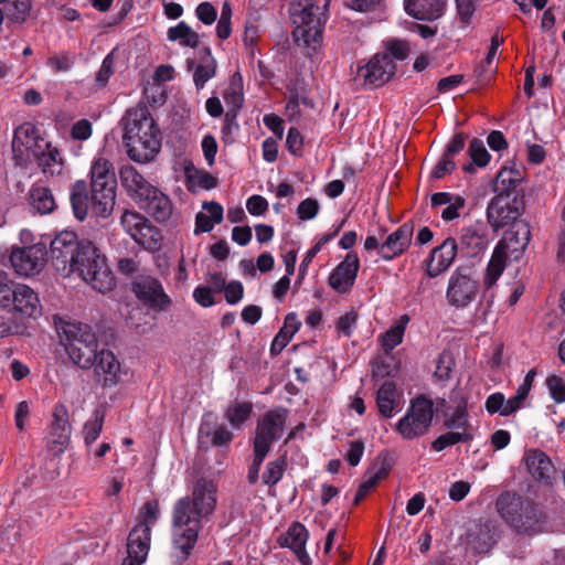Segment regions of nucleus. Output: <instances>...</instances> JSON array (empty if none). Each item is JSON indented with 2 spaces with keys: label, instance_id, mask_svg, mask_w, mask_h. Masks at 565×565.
I'll list each match as a JSON object with an SVG mask.
<instances>
[{
  "label": "nucleus",
  "instance_id": "39448f33",
  "mask_svg": "<svg viewBox=\"0 0 565 565\" xmlns=\"http://www.w3.org/2000/svg\"><path fill=\"white\" fill-rule=\"evenodd\" d=\"M531 239L527 222H516L507 230L488 264L486 285H493L504 270L507 259L519 260Z\"/></svg>",
  "mask_w": 565,
  "mask_h": 565
},
{
  "label": "nucleus",
  "instance_id": "c756f323",
  "mask_svg": "<svg viewBox=\"0 0 565 565\" xmlns=\"http://www.w3.org/2000/svg\"><path fill=\"white\" fill-rule=\"evenodd\" d=\"M236 81L238 83L242 82V77L239 73H235L232 77V85L225 92L224 98L226 103H233L236 109L228 110L225 114L224 126L222 128L223 139L227 140V137L232 134L233 128H237L238 125L236 122L237 109L241 107L242 103V94L238 92L241 88V84L236 85Z\"/></svg>",
  "mask_w": 565,
  "mask_h": 565
},
{
  "label": "nucleus",
  "instance_id": "412c9836",
  "mask_svg": "<svg viewBox=\"0 0 565 565\" xmlns=\"http://www.w3.org/2000/svg\"><path fill=\"white\" fill-rule=\"evenodd\" d=\"M12 302L8 311L21 318H36L42 313V306L38 295L29 286L17 282Z\"/></svg>",
  "mask_w": 565,
  "mask_h": 565
},
{
  "label": "nucleus",
  "instance_id": "c9c22d12",
  "mask_svg": "<svg viewBox=\"0 0 565 565\" xmlns=\"http://www.w3.org/2000/svg\"><path fill=\"white\" fill-rule=\"evenodd\" d=\"M29 199L31 206L41 214L52 213L56 207L53 193L46 186H32Z\"/></svg>",
  "mask_w": 565,
  "mask_h": 565
},
{
  "label": "nucleus",
  "instance_id": "f03ea898",
  "mask_svg": "<svg viewBox=\"0 0 565 565\" xmlns=\"http://www.w3.org/2000/svg\"><path fill=\"white\" fill-rule=\"evenodd\" d=\"M120 124L129 158L138 163L152 161L161 149V131L148 108L138 106L128 109Z\"/></svg>",
  "mask_w": 565,
  "mask_h": 565
},
{
  "label": "nucleus",
  "instance_id": "4c0bfd02",
  "mask_svg": "<svg viewBox=\"0 0 565 565\" xmlns=\"http://www.w3.org/2000/svg\"><path fill=\"white\" fill-rule=\"evenodd\" d=\"M522 177L520 171L503 168L500 170L494 182V192L498 194H508L511 198L512 191L521 183Z\"/></svg>",
  "mask_w": 565,
  "mask_h": 565
},
{
  "label": "nucleus",
  "instance_id": "5701e85b",
  "mask_svg": "<svg viewBox=\"0 0 565 565\" xmlns=\"http://www.w3.org/2000/svg\"><path fill=\"white\" fill-rule=\"evenodd\" d=\"M413 232V223L406 222L401 225L380 246V256L385 260H392L394 257L402 255L412 243Z\"/></svg>",
  "mask_w": 565,
  "mask_h": 565
},
{
  "label": "nucleus",
  "instance_id": "0e129e2a",
  "mask_svg": "<svg viewBox=\"0 0 565 565\" xmlns=\"http://www.w3.org/2000/svg\"><path fill=\"white\" fill-rule=\"evenodd\" d=\"M456 168V163L452 159L445 157L443 154L441 159L438 161V163L435 166L434 170L431 171L430 178L434 180H439L444 178L446 174L451 173Z\"/></svg>",
  "mask_w": 565,
  "mask_h": 565
},
{
  "label": "nucleus",
  "instance_id": "20e7f679",
  "mask_svg": "<svg viewBox=\"0 0 565 565\" xmlns=\"http://www.w3.org/2000/svg\"><path fill=\"white\" fill-rule=\"evenodd\" d=\"M72 274H77L93 289L102 294L113 290L116 286L115 276L105 255L88 239H82V246L73 263Z\"/></svg>",
  "mask_w": 565,
  "mask_h": 565
},
{
  "label": "nucleus",
  "instance_id": "4be33fe9",
  "mask_svg": "<svg viewBox=\"0 0 565 565\" xmlns=\"http://www.w3.org/2000/svg\"><path fill=\"white\" fill-rule=\"evenodd\" d=\"M458 250L457 241L447 237L440 246L435 247L427 260V276L435 278L446 271L454 263Z\"/></svg>",
  "mask_w": 565,
  "mask_h": 565
},
{
  "label": "nucleus",
  "instance_id": "09e8293b",
  "mask_svg": "<svg viewBox=\"0 0 565 565\" xmlns=\"http://www.w3.org/2000/svg\"><path fill=\"white\" fill-rule=\"evenodd\" d=\"M455 362L449 351H443L437 360L435 376L439 380H448Z\"/></svg>",
  "mask_w": 565,
  "mask_h": 565
},
{
  "label": "nucleus",
  "instance_id": "a878e982",
  "mask_svg": "<svg viewBox=\"0 0 565 565\" xmlns=\"http://www.w3.org/2000/svg\"><path fill=\"white\" fill-rule=\"evenodd\" d=\"M446 3V0H404V8L416 20L435 21L443 17Z\"/></svg>",
  "mask_w": 565,
  "mask_h": 565
},
{
  "label": "nucleus",
  "instance_id": "052dcab7",
  "mask_svg": "<svg viewBox=\"0 0 565 565\" xmlns=\"http://www.w3.org/2000/svg\"><path fill=\"white\" fill-rule=\"evenodd\" d=\"M527 395L525 387H518L516 394L507 401L502 416H509L520 409Z\"/></svg>",
  "mask_w": 565,
  "mask_h": 565
},
{
  "label": "nucleus",
  "instance_id": "8fccbe9b",
  "mask_svg": "<svg viewBox=\"0 0 565 565\" xmlns=\"http://www.w3.org/2000/svg\"><path fill=\"white\" fill-rule=\"evenodd\" d=\"M70 444V438L66 437V434H56L53 435L52 433H49V436L46 438V449L50 451L53 456H58L65 451Z\"/></svg>",
  "mask_w": 565,
  "mask_h": 565
},
{
  "label": "nucleus",
  "instance_id": "ea45409f",
  "mask_svg": "<svg viewBox=\"0 0 565 565\" xmlns=\"http://www.w3.org/2000/svg\"><path fill=\"white\" fill-rule=\"evenodd\" d=\"M252 411L253 405L249 402L235 403L227 407L225 417L233 428H241V426L249 418Z\"/></svg>",
  "mask_w": 565,
  "mask_h": 565
},
{
  "label": "nucleus",
  "instance_id": "a211bd4d",
  "mask_svg": "<svg viewBox=\"0 0 565 565\" xmlns=\"http://www.w3.org/2000/svg\"><path fill=\"white\" fill-rule=\"evenodd\" d=\"M359 268L360 260L356 253H348L329 276L330 287L340 294L349 292L354 285Z\"/></svg>",
  "mask_w": 565,
  "mask_h": 565
},
{
  "label": "nucleus",
  "instance_id": "6e6552de",
  "mask_svg": "<svg viewBox=\"0 0 565 565\" xmlns=\"http://www.w3.org/2000/svg\"><path fill=\"white\" fill-rule=\"evenodd\" d=\"M290 18L295 25V41L305 46L318 43L322 38V21L317 0H298L290 4Z\"/></svg>",
  "mask_w": 565,
  "mask_h": 565
},
{
  "label": "nucleus",
  "instance_id": "aec40b11",
  "mask_svg": "<svg viewBox=\"0 0 565 565\" xmlns=\"http://www.w3.org/2000/svg\"><path fill=\"white\" fill-rule=\"evenodd\" d=\"M308 537L309 533L306 526L300 522H292L288 530L278 536L277 543L280 547L290 548L302 565H310L311 558L306 552Z\"/></svg>",
  "mask_w": 565,
  "mask_h": 565
},
{
  "label": "nucleus",
  "instance_id": "c85d7f7f",
  "mask_svg": "<svg viewBox=\"0 0 565 565\" xmlns=\"http://www.w3.org/2000/svg\"><path fill=\"white\" fill-rule=\"evenodd\" d=\"M488 231L484 224H476L462 230L461 248L467 249L468 256H477L488 246Z\"/></svg>",
  "mask_w": 565,
  "mask_h": 565
},
{
  "label": "nucleus",
  "instance_id": "e433bc0d",
  "mask_svg": "<svg viewBox=\"0 0 565 565\" xmlns=\"http://www.w3.org/2000/svg\"><path fill=\"white\" fill-rule=\"evenodd\" d=\"M167 36L169 41H180V44L191 49H195L200 44V35L184 21L179 22L175 26L168 29Z\"/></svg>",
  "mask_w": 565,
  "mask_h": 565
},
{
  "label": "nucleus",
  "instance_id": "37998d69",
  "mask_svg": "<svg viewBox=\"0 0 565 565\" xmlns=\"http://www.w3.org/2000/svg\"><path fill=\"white\" fill-rule=\"evenodd\" d=\"M90 182L116 179L113 163L106 158L99 157L92 163L89 171Z\"/></svg>",
  "mask_w": 565,
  "mask_h": 565
},
{
  "label": "nucleus",
  "instance_id": "f704fd0d",
  "mask_svg": "<svg viewBox=\"0 0 565 565\" xmlns=\"http://www.w3.org/2000/svg\"><path fill=\"white\" fill-rule=\"evenodd\" d=\"M39 153L34 158L38 162L39 167L42 169L43 173L54 175L55 173H60L62 166V158L60 157V151L56 148H52L51 143H44L42 150L38 151Z\"/></svg>",
  "mask_w": 565,
  "mask_h": 565
},
{
  "label": "nucleus",
  "instance_id": "6e6d98bb",
  "mask_svg": "<svg viewBox=\"0 0 565 565\" xmlns=\"http://www.w3.org/2000/svg\"><path fill=\"white\" fill-rule=\"evenodd\" d=\"M38 129L31 122H23L14 130L13 142H18L21 146H28L29 140L35 137Z\"/></svg>",
  "mask_w": 565,
  "mask_h": 565
},
{
  "label": "nucleus",
  "instance_id": "5fc2aeb1",
  "mask_svg": "<svg viewBox=\"0 0 565 565\" xmlns=\"http://www.w3.org/2000/svg\"><path fill=\"white\" fill-rule=\"evenodd\" d=\"M319 212V202L316 199L308 198L301 201L297 207L298 217L302 221L313 218Z\"/></svg>",
  "mask_w": 565,
  "mask_h": 565
},
{
  "label": "nucleus",
  "instance_id": "f257e3e1",
  "mask_svg": "<svg viewBox=\"0 0 565 565\" xmlns=\"http://www.w3.org/2000/svg\"><path fill=\"white\" fill-rule=\"evenodd\" d=\"M217 484L206 478H200L192 488L191 495L179 499L172 513V544L175 562L180 565L191 555L202 530V521L215 511Z\"/></svg>",
  "mask_w": 565,
  "mask_h": 565
},
{
  "label": "nucleus",
  "instance_id": "2eb2a0df",
  "mask_svg": "<svg viewBox=\"0 0 565 565\" xmlns=\"http://www.w3.org/2000/svg\"><path fill=\"white\" fill-rule=\"evenodd\" d=\"M136 297L154 310H166L171 305L162 284L153 276L139 274L132 280Z\"/></svg>",
  "mask_w": 565,
  "mask_h": 565
},
{
  "label": "nucleus",
  "instance_id": "9b49d317",
  "mask_svg": "<svg viewBox=\"0 0 565 565\" xmlns=\"http://www.w3.org/2000/svg\"><path fill=\"white\" fill-rule=\"evenodd\" d=\"M82 246V239L72 231L58 233L50 244L52 265L62 276L72 275L73 263Z\"/></svg>",
  "mask_w": 565,
  "mask_h": 565
},
{
  "label": "nucleus",
  "instance_id": "473e14b6",
  "mask_svg": "<svg viewBox=\"0 0 565 565\" xmlns=\"http://www.w3.org/2000/svg\"><path fill=\"white\" fill-rule=\"evenodd\" d=\"M376 404L382 416L390 418L397 405L396 385L392 381H385L377 391Z\"/></svg>",
  "mask_w": 565,
  "mask_h": 565
},
{
  "label": "nucleus",
  "instance_id": "de8ad7c7",
  "mask_svg": "<svg viewBox=\"0 0 565 565\" xmlns=\"http://www.w3.org/2000/svg\"><path fill=\"white\" fill-rule=\"evenodd\" d=\"M31 0H13L9 9V17L12 21L23 23L31 10Z\"/></svg>",
  "mask_w": 565,
  "mask_h": 565
},
{
  "label": "nucleus",
  "instance_id": "7ed1b4c3",
  "mask_svg": "<svg viewBox=\"0 0 565 565\" xmlns=\"http://www.w3.org/2000/svg\"><path fill=\"white\" fill-rule=\"evenodd\" d=\"M89 188L88 193L85 180H78L72 185L70 201L74 216L83 221L90 211L97 217L107 218L115 206L117 179L90 182Z\"/></svg>",
  "mask_w": 565,
  "mask_h": 565
},
{
  "label": "nucleus",
  "instance_id": "72a5a7b5",
  "mask_svg": "<svg viewBox=\"0 0 565 565\" xmlns=\"http://www.w3.org/2000/svg\"><path fill=\"white\" fill-rule=\"evenodd\" d=\"M468 154L471 159L470 162L462 166L466 173L472 174L476 172V167L483 168L490 161V153L488 152L483 141L479 138H473L468 147Z\"/></svg>",
  "mask_w": 565,
  "mask_h": 565
},
{
  "label": "nucleus",
  "instance_id": "423d86ee",
  "mask_svg": "<svg viewBox=\"0 0 565 565\" xmlns=\"http://www.w3.org/2000/svg\"><path fill=\"white\" fill-rule=\"evenodd\" d=\"M61 342L70 359L83 370H89L96 362L98 341L92 327L82 322H66L60 332Z\"/></svg>",
  "mask_w": 565,
  "mask_h": 565
},
{
  "label": "nucleus",
  "instance_id": "9d476101",
  "mask_svg": "<svg viewBox=\"0 0 565 565\" xmlns=\"http://www.w3.org/2000/svg\"><path fill=\"white\" fill-rule=\"evenodd\" d=\"M523 212V202L518 196L509 198L508 194H497L491 199L487 207V220L489 225L499 231L507 226L512 227L516 222H525L521 220Z\"/></svg>",
  "mask_w": 565,
  "mask_h": 565
},
{
  "label": "nucleus",
  "instance_id": "393cba45",
  "mask_svg": "<svg viewBox=\"0 0 565 565\" xmlns=\"http://www.w3.org/2000/svg\"><path fill=\"white\" fill-rule=\"evenodd\" d=\"M137 204L160 223L168 221L172 214L170 199L154 186L149 195L139 199Z\"/></svg>",
  "mask_w": 565,
  "mask_h": 565
},
{
  "label": "nucleus",
  "instance_id": "49530a36",
  "mask_svg": "<svg viewBox=\"0 0 565 565\" xmlns=\"http://www.w3.org/2000/svg\"><path fill=\"white\" fill-rule=\"evenodd\" d=\"M259 38L258 17L250 15L245 22L243 41L244 44L250 49V54H254L253 46L257 43Z\"/></svg>",
  "mask_w": 565,
  "mask_h": 565
},
{
  "label": "nucleus",
  "instance_id": "6ab92c4d",
  "mask_svg": "<svg viewBox=\"0 0 565 565\" xmlns=\"http://www.w3.org/2000/svg\"><path fill=\"white\" fill-rule=\"evenodd\" d=\"M395 70L396 66L392 57L386 53H379L360 68V73L366 84L379 87L391 79Z\"/></svg>",
  "mask_w": 565,
  "mask_h": 565
},
{
  "label": "nucleus",
  "instance_id": "79ce46f5",
  "mask_svg": "<svg viewBox=\"0 0 565 565\" xmlns=\"http://www.w3.org/2000/svg\"><path fill=\"white\" fill-rule=\"evenodd\" d=\"M52 416H53V420L51 423L49 433H52L53 435H56L58 433L61 435L66 434V437L70 438L72 427H71V424L68 420V412H67L66 406L63 404L56 405L54 407Z\"/></svg>",
  "mask_w": 565,
  "mask_h": 565
},
{
  "label": "nucleus",
  "instance_id": "bb28decb",
  "mask_svg": "<svg viewBox=\"0 0 565 565\" xmlns=\"http://www.w3.org/2000/svg\"><path fill=\"white\" fill-rule=\"evenodd\" d=\"M119 177L122 188L136 203L139 199L149 195V192L153 189V185L131 166L122 167Z\"/></svg>",
  "mask_w": 565,
  "mask_h": 565
},
{
  "label": "nucleus",
  "instance_id": "4468645a",
  "mask_svg": "<svg viewBox=\"0 0 565 565\" xmlns=\"http://www.w3.org/2000/svg\"><path fill=\"white\" fill-rule=\"evenodd\" d=\"M46 255V248L42 244L13 247L10 254V263L18 275L30 277L43 269Z\"/></svg>",
  "mask_w": 565,
  "mask_h": 565
},
{
  "label": "nucleus",
  "instance_id": "a18cd8bd",
  "mask_svg": "<svg viewBox=\"0 0 565 565\" xmlns=\"http://www.w3.org/2000/svg\"><path fill=\"white\" fill-rule=\"evenodd\" d=\"M287 466L285 456L277 458L267 463L266 470L263 475V482L269 487L275 486L282 478Z\"/></svg>",
  "mask_w": 565,
  "mask_h": 565
},
{
  "label": "nucleus",
  "instance_id": "680f3d73",
  "mask_svg": "<svg viewBox=\"0 0 565 565\" xmlns=\"http://www.w3.org/2000/svg\"><path fill=\"white\" fill-rule=\"evenodd\" d=\"M190 181H193L202 189L211 190L217 185V179L206 171L195 170L194 175L188 173Z\"/></svg>",
  "mask_w": 565,
  "mask_h": 565
},
{
  "label": "nucleus",
  "instance_id": "b1692460",
  "mask_svg": "<svg viewBox=\"0 0 565 565\" xmlns=\"http://www.w3.org/2000/svg\"><path fill=\"white\" fill-rule=\"evenodd\" d=\"M93 367L98 382L104 387H114L118 384L120 363L111 351L99 350Z\"/></svg>",
  "mask_w": 565,
  "mask_h": 565
},
{
  "label": "nucleus",
  "instance_id": "dca6fc26",
  "mask_svg": "<svg viewBox=\"0 0 565 565\" xmlns=\"http://www.w3.org/2000/svg\"><path fill=\"white\" fill-rule=\"evenodd\" d=\"M121 223L134 226L135 232L131 233V236L145 249L150 252L160 249L162 241L161 232L150 224L148 218L139 213L125 211L121 216Z\"/></svg>",
  "mask_w": 565,
  "mask_h": 565
},
{
  "label": "nucleus",
  "instance_id": "0eeeda50",
  "mask_svg": "<svg viewBox=\"0 0 565 565\" xmlns=\"http://www.w3.org/2000/svg\"><path fill=\"white\" fill-rule=\"evenodd\" d=\"M495 507L501 518L519 532H534L541 522L539 507L516 493L500 494Z\"/></svg>",
  "mask_w": 565,
  "mask_h": 565
},
{
  "label": "nucleus",
  "instance_id": "f3484780",
  "mask_svg": "<svg viewBox=\"0 0 565 565\" xmlns=\"http://www.w3.org/2000/svg\"><path fill=\"white\" fill-rule=\"evenodd\" d=\"M523 461L527 472L541 484L552 486L556 480V469L544 451L540 449L526 450Z\"/></svg>",
  "mask_w": 565,
  "mask_h": 565
},
{
  "label": "nucleus",
  "instance_id": "13d9d810",
  "mask_svg": "<svg viewBox=\"0 0 565 565\" xmlns=\"http://www.w3.org/2000/svg\"><path fill=\"white\" fill-rule=\"evenodd\" d=\"M195 14L206 25L214 23L217 18V11L211 2H201L195 9Z\"/></svg>",
  "mask_w": 565,
  "mask_h": 565
},
{
  "label": "nucleus",
  "instance_id": "f8f14e48",
  "mask_svg": "<svg viewBox=\"0 0 565 565\" xmlns=\"http://www.w3.org/2000/svg\"><path fill=\"white\" fill-rule=\"evenodd\" d=\"M479 290V282L469 267H458L450 276L446 292L449 305L465 308L470 305Z\"/></svg>",
  "mask_w": 565,
  "mask_h": 565
},
{
  "label": "nucleus",
  "instance_id": "3c124183",
  "mask_svg": "<svg viewBox=\"0 0 565 565\" xmlns=\"http://www.w3.org/2000/svg\"><path fill=\"white\" fill-rule=\"evenodd\" d=\"M11 147L14 164L22 169L28 168L29 164L34 160V156L25 148V146H21L18 142L12 141Z\"/></svg>",
  "mask_w": 565,
  "mask_h": 565
},
{
  "label": "nucleus",
  "instance_id": "ddd939ff",
  "mask_svg": "<svg viewBox=\"0 0 565 565\" xmlns=\"http://www.w3.org/2000/svg\"><path fill=\"white\" fill-rule=\"evenodd\" d=\"M288 411L277 407L268 411L257 423L254 448L269 452L273 443L284 434Z\"/></svg>",
  "mask_w": 565,
  "mask_h": 565
},
{
  "label": "nucleus",
  "instance_id": "864d4df0",
  "mask_svg": "<svg viewBox=\"0 0 565 565\" xmlns=\"http://www.w3.org/2000/svg\"><path fill=\"white\" fill-rule=\"evenodd\" d=\"M404 326L397 324L385 332L383 335V347L385 351H391L403 341Z\"/></svg>",
  "mask_w": 565,
  "mask_h": 565
},
{
  "label": "nucleus",
  "instance_id": "1a4fd4ad",
  "mask_svg": "<svg viewBox=\"0 0 565 565\" xmlns=\"http://www.w3.org/2000/svg\"><path fill=\"white\" fill-rule=\"evenodd\" d=\"M433 402L424 396L413 401L406 415L398 422L397 431L406 439L425 435L433 422Z\"/></svg>",
  "mask_w": 565,
  "mask_h": 565
},
{
  "label": "nucleus",
  "instance_id": "7c9ffc66",
  "mask_svg": "<svg viewBox=\"0 0 565 565\" xmlns=\"http://www.w3.org/2000/svg\"><path fill=\"white\" fill-rule=\"evenodd\" d=\"M300 322L297 320V316L290 312L286 316L282 328L274 338L270 345V353L273 355L279 354L286 345L290 342L292 335L298 331Z\"/></svg>",
  "mask_w": 565,
  "mask_h": 565
},
{
  "label": "nucleus",
  "instance_id": "c03bdc74",
  "mask_svg": "<svg viewBox=\"0 0 565 565\" xmlns=\"http://www.w3.org/2000/svg\"><path fill=\"white\" fill-rule=\"evenodd\" d=\"M104 420V412L96 409L93 414V419L85 423L83 433L86 446H90L97 440L103 430Z\"/></svg>",
  "mask_w": 565,
  "mask_h": 565
},
{
  "label": "nucleus",
  "instance_id": "774afa93",
  "mask_svg": "<svg viewBox=\"0 0 565 565\" xmlns=\"http://www.w3.org/2000/svg\"><path fill=\"white\" fill-rule=\"evenodd\" d=\"M217 417L212 412H207L204 414L202 423L199 428V434L201 437H211L216 428H218Z\"/></svg>",
  "mask_w": 565,
  "mask_h": 565
},
{
  "label": "nucleus",
  "instance_id": "e2e57ef3",
  "mask_svg": "<svg viewBox=\"0 0 565 565\" xmlns=\"http://www.w3.org/2000/svg\"><path fill=\"white\" fill-rule=\"evenodd\" d=\"M358 313L354 310L341 316L337 322V330L342 332L345 337H351L352 328L356 324Z\"/></svg>",
  "mask_w": 565,
  "mask_h": 565
},
{
  "label": "nucleus",
  "instance_id": "cd10ccee",
  "mask_svg": "<svg viewBox=\"0 0 565 565\" xmlns=\"http://www.w3.org/2000/svg\"><path fill=\"white\" fill-rule=\"evenodd\" d=\"M151 540V527L146 522H139L130 531L127 539V553L134 558H143L148 556Z\"/></svg>",
  "mask_w": 565,
  "mask_h": 565
},
{
  "label": "nucleus",
  "instance_id": "58836bf2",
  "mask_svg": "<svg viewBox=\"0 0 565 565\" xmlns=\"http://www.w3.org/2000/svg\"><path fill=\"white\" fill-rule=\"evenodd\" d=\"M444 426L448 429L468 431L470 424L468 419L467 401L465 398H460L450 415H445Z\"/></svg>",
  "mask_w": 565,
  "mask_h": 565
},
{
  "label": "nucleus",
  "instance_id": "338daca9",
  "mask_svg": "<svg viewBox=\"0 0 565 565\" xmlns=\"http://www.w3.org/2000/svg\"><path fill=\"white\" fill-rule=\"evenodd\" d=\"M387 51L390 52V56L403 61L409 54V45L406 41L393 40L388 42Z\"/></svg>",
  "mask_w": 565,
  "mask_h": 565
},
{
  "label": "nucleus",
  "instance_id": "603ef678",
  "mask_svg": "<svg viewBox=\"0 0 565 565\" xmlns=\"http://www.w3.org/2000/svg\"><path fill=\"white\" fill-rule=\"evenodd\" d=\"M546 385L551 393L552 398L556 403L565 402V382L562 377L553 374L546 380Z\"/></svg>",
  "mask_w": 565,
  "mask_h": 565
},
{
  "label": "nucleus",
  "instance_id": "4d7b16f0",
  "mask_svg": "<svg viewBox=\"0 0 565 565\" xmlns=\"http://www.w3.org/2000/svg\"><path fill=\"white\" fill-rule=\"evenodd\" d=\"M17 282L13 280H0V308L8 311L12 302Z\"/></svg>",
  "mask_w": 565,
  "mask_h": 565
},
{
  "label": "nucleus",
  "instance_id": "a19ab883",
  "mask_svg": "<svg viewBox=\"0 0 565 565\" xmlns=\"http://www.w3.org/2000/svg\"><path fill=\"white\" fill-rule=\"evenodd\" d=\"M472 438H473V435L469 431H465V430L447 431V433L440 435L439 437H437L431 443V448L435 451H441L445 448L454 446L458 443H468V441L472 440Z\"/></svg>",
  "mask_w": 565,
  "mask_h": 565
},
{
  "label": "nucleus",
  "instance_id": "bf43d9fd",
  "mask_svg": "<svg viewBox=\"0 0 565 565\" xmlns=\"http://www.w3.org/2000/svg\"><path fill=\"white\" fill-rule=\"evenodd\" d=\"M467 139V134L457 132L447 145L443 154L454 160V157L465 149Z\"/></svg>",
  "mask_w": 565,
  "mask_h": 565
},
{
  "label": "nucleus",
  "instance_id": "2f4dec72",
  "mask_svg": "<svg viewBox=\"0 0 565 565\" xmlns=\"http://www.w3.org/2000/svg\"><path fill=\"white\" fill-rule=\"evenodd\" d=\"M216 61L212 56L211 49L204 47L201 53V62L193 73V82L198 89L204 87L205 83L216 74Z\"/></svg>",
  "mask_w": 565,
  "mask_h": 565
},
{
  "label": "nucleus",
  "instance_id": "69168bd1",
  "mask_svg": "<svg viewBox=\"0 0 565 565\" xmlns=\"http://www.w3.org/2000/svg\"><path fill=\"white\" fill-rule=\"evenodd\" d=\"M267 456V452H264L262 449L254 448V459L248 469L247 480L250 484H255L258 480L260 466Z\"/></svg>",
  "mask_w": 565,
  "mask_h": 565
}]
</instances>
